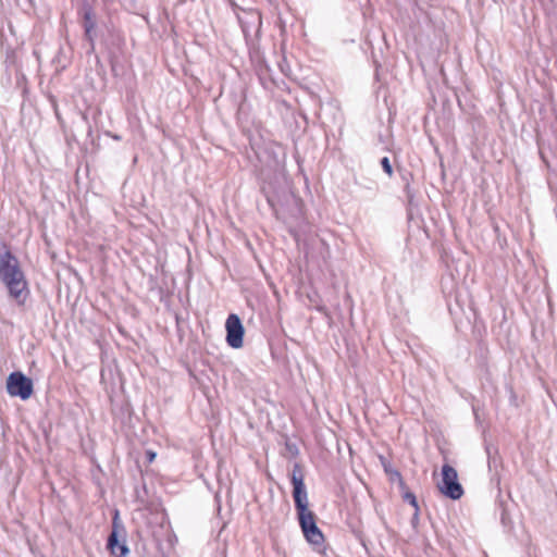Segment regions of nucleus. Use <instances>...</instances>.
<instances>
[{"label": "nucleus", "mask_w": 557, "mask_h": 557, "mask_svg": "<svg viewBox=\"0 0 557 557\" xmlns=\"http://www.w3.org/2000/svg\"><path fill=\"white\" fill-rule=\"evenodd\" d=\"M0 278L10 296L22 304L27 295V282L18 260L11 253L8 246H0Z\"/></svg>", "instance_id": "obj_1"}, {"label": "nucleus", "mask_w": 557, "mask_h": 557, "mask_svg": "<svg viewBox=\"0 0 557 557\" xmlns=\"http://www.w3.org/2000/svg\"><path fill=\"white\" fill-rule=\"evenodd\" d=\"M437 487L444 496L453 500H457L463 495V488L458 482V473L448 463L442 467V480L438 482Z\"/></svg>", "instance_id": "obj_2"}, {"label": "nucleus", "mask_w": 557, "mask_h": 557, "mask_svg": "<svg viewBox=\"0 0 557 557\" xmlns=\"http://www.w3.org/2000/svg\"><path fill=\"white\" fill-rule=\"evenodd\" d=\"M304 472L299 463H295L290 474L293 484V497L298 515L310 511L308 506V493L304 483Z\"/></svg>", "instance_id": "obj_3"}, {"label": "nucleus", "mask_w": 557, "mask_h": 557, "mask_svg": "<svg viewBox=\"0 0 557 557\" xmlns=\"http://www.w3.org/2000/svg\"><path fill=\"white\" fill-rule=\"evenodd\" d=\"M7 392L10 396L26 400L33 394V382L22 372H13L7 379Z\"/></svg>", "instance_id": "obj_4"}, {"label": "nucleus", "mask_w": 557, "mask_h": 557, "mask_svg": "<svg viewBox=\"0 0 557 557\" xmlns=\"http://www.w3.org/2000/svg\"><path fill=\"white\" fill-rule=\"evenodd\" d=\"M299 524L306 540L315 546H320L324 542V535L318 528L312 511L298 515Z\"/></svg>", "instance_id": "obj_5"}, {"label": "nucleus", "mask_w": 557, "mask_h": 557, "mask_svg": "<svg viewBox=\"0 0 557 557\" xmlns=\"http://www.w3.org/2000/svg\"><path fill=\"white\" fill-rule=\"evenodd\" d=\"M108 548L115 557H125L129 552L124 541V529L119 521L117 511L113 519L112 532L108 539Z\"/></svg>", "instance_id": "obj_6"}, {"label": "nucleus", "mask_w": 557, "mask_h": 557, "mask_svg": "<svg viewBox=\"0 0 557 557\" xmlns=\"http://www.w3.org/2000/svg\"><path fill=\"white\" fill-rule=\"evenodd\" d=\"M225 329L227 345L234 349L242 348L245 329L239 317L235 313H231L226 319Z\"/></svg>", "instance_id": "obj_7"}, {"label": "nucleus", "mask_w": 557, "mask_h": 557, "mask_svg": "<svg viewBox=\"0 0 557 557\" xmlns=\"http://www.w3.org/2000/svg\"><path fill=\"white\" fill-rule=\"evenodd\" d=\"M84 26H85V35H86V37L89 39V41H91L92 40V38H91V30H92L95 24L91 21L89 12L85 13V25Z\"/></svg>", "instance_id": "obj_8"}, {"label": "nucleus", "mask_w": 557, "mask_h": 557, "mask_svg": "<svg viewBox=\"0 0 557 557\" xmlns=\"http://www.w3.org/2000/svg\"><path fill=\"white\" fill-rule=\"evenodd\" d=\"M404 500L409 503L416 510H418V502L413 493L407 492L404 494Z\"/></svg>", "instance_id": "obj_9"}, {"label": "nucleus", "mask_w": 557, "mask_h": 557, "mask_svg": "<svg viewBox=\"0 0 557 557\" xmlns=\"http://www.w3.org/2000/svg\"><path fill=\"white\" fill-rule=\"evenodd\" d=\"M381 165L383 168V170L385 171V173L388 175V176H392L393 175V168H392V164L389 162V159L387 157H384L382 160H381Z\"/></svg>", "instance_id": "obj_10"}, {"label": "nucleus", "mask_w": 557, "mask_h": 557, "mask_svg": "<svg viewBox=\"0 0 557 557\" xmlns=\"http://www.w3.org/2000/svg\"><path fill=\"white\" fill-rule=\"evenodd\" d=\"M154 456H156V455H154L153 453H150V454H149L150 460H153Z\"/></svg>", "instance_id": "obj_11"}]
</instances>
